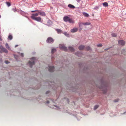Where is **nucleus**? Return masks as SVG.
Returning <instances> with one entry per match:
<instances>
[{"mask_svg":"<svg viewBox=\"0 0 126 126\" xmlns=\"http://www.w3.org/2000/svg\"><path fill=\"white\" fill-rule=\"evenodd\" d=\"M2 41V39H1V38H0V41Z\"/></svg>","mask_w":126,"mask_h":126,"instance_id":"37","label":"nucleus"},{"mask_svg":"<svg viewBox=\"0 0 126 126\" xmlns=\"http://www.w3.org/2000/svg\"><path fill=\"white\" fill-rule=\"evenodd\" d=\"M31 60H32V61H29V63H28V64H29V65H30V66L31 68H32V66L34 64V63H35V58H32Z\"/></svg>","mask_w":126,"mask_h":126,"instance_id":"3","label":"nucleus"},{"mask_svg":"<svg viewBox=\"0 0 126 126\" xmlns=\"http://www.w3.org/2000/svg\"><path fill=\"white\" fill-rule=\"evenodd\" d=\"M126 113V112H124V113Z\"/></svg>","mask_w":126,"mask_h":126,"instance_id":"39","label":"nucleus"},{"mask_svg":"<svg viewBox=\"0 0 126 126\" xmlns=\"http://www.w3.org/2000/svg\"><path fill=\"white\" fill-rule=\"evenodd\" d=\"M54 70V67L53 66H49V71L50 72H52Z\"/></svg>","mask_w":126,"mask_h":126,"instance_id":"8","label":"nucleus"},{"mask_svg":"<svg viewBox=\"0 0 126 126\" xmlns=\"http://www.w3.org/2000/svg\"><path fill=\"white\" fill-rule=\"evenodd\" d=\"M49 103V101H46V103H47V104Z\"/></svg>","mask_w":126,"mask_h":126,"instance_id":"32","label":"nucleus"},{"mask_svg":"<svg viewBox=\"0 0 126 126\" xmlns=\"http://www.w3.org/2000/svg\"><path fill=\"white\" fill-rule=\"evenodd\" d=\"M5 46H6V48L8 49V50H11V48L8 45V44L7 43H6V45H5Z\"/></svg>","mask_w":126,"mask_h":126,"instance_id":"16","label":"nucleus"},{"mask_svg":"<svg viewBox=\"0 0 126 126\" xmlns=\"http://www.w3.org/2000/svg\"><path fill=\"white\" fill-rule=\"evenodd\" d=\"M82 14H83V16L85 17H88L89 16L88 14L86 13L83 12L82 13Z\"/></svg>","mask_w":126,"mask_h":126,"instance_id":"13","label":"nucleus"},{"mask_svg":"<svg viewBox=\"0 0 126 126\" xmlns=\"http://www.w3.org/2000/svg\"><path fill=\"white\" fill-rule=\"evenodd\" d=\"M92 16H94V15H93H93H92Z\"/></svg>","mask_w":126,"mask_h":126,"instance_id":"40","label":"nucleus"},{"mask_svg":"<svg viewBox=\"0 0 126 126\" xmlns=\"http://www.w3.org/2000/svg\"><path fill=\"white\" fill-rule=\"evenodd\" d=\"M55 51V49H52L51 50V53H53Z\"/></svg>","mask_w":126,"mask_h":126,"instance_id":"25","label":"nucleus"},{"mask_svg":"<svg viewBox=\"0 0 126 126\" xmlns=\"http://www.w3.org/2000/svg\"><path fill=\"white\" fill-rule=\"evenodd\" d=\"M49 93V91H48L46 92V94H47L48 93Z\"/></svg>","mask_w":126,"mask_h":126,"instance_id":"30","label":"nucleus"},{"mask_svg":"<svg viewBox=\"0 0 126 126\" xmlns=\"http://www.w3.org/2000/svg\"><path fill=\"white\" fill-rule=\"evenodd\" d=\"M94 8H98V7H94Z\"/></svg>","mask_w":126,"mask_h":126,"instance_id":"38","label":"nucleus"},{"mask_svg":"<svg viewBox=\"0 0 126 126\" xmlns=\"http://www.w3.org/2000/svg\"><path fill=\"white\" fill-rule=\"evenodd\" d=\"M63 20H64V21L65 22H68V20H73L70 18L69 17L67 16H65L63 18Z\"/></svg>","mask_w":126,"mask_h":126,"instance_id":"7","label":"nucleus"},{"mask_svg":"<svg viewBox=\"0 0 126 126\" xmlns=\"http://www.w3.org/2000/svg\"><path fill=\"white\" fill-rule=\"evenodd\" d=\"M117 101H118L117 99V100H114V102H116Z\"/></svg>","mask_w":126,"mask_h":126,"instance_id":"31","label":"nucleus"},{"mask_svg":"<svg viewBox=\"0 0 126 126\" xmlns=\"http://www.w3.org/2000/svg\"><path fill=\"white\" fill-rule=\"evenodd\" d=\"M103 5L105 7H107L108 6V3L107 2H105L103 3Z\"/></svg>","mask_w":126,"mask_h":126,"instance_id":"15","label":"nucleus"},{"mask_svg":"<svg viewBox=\"0 0 126 126\" xmlns=\"http://www.w3.org/2000/svg\"><path fill=\"white\" fill-rule=\"evenodd\" d=\"M21 56H22V57H23V56H24V55L22 53H21Z\"/></svg>","mask_w":126,"mask_h":126,"instance_id":"29","label":"nucleus"},{"mask_svg":"<svg viewBox=\"0 0 126 126\" xmlns=\"http://www.w3.org/2000/svg\"><path fill=\"white\" fill-rule=\"evenodd\" d=\"M5 63H6V64H8L9 63V62H8V61H5Z\"/></svg>","mask_w":126,"mask_h":126,"instance_id":"27","label":"nucleus"},{"mask_svg":"<svg viewBox=\"0 0 126 126\" xmlns=\"http://www.w3.org/2000/svg\"><path fill=\"white\" fill-rule=\"evenodd\" d=\"M38 16V13L36 14H32V16H31V18L32 19L37 21L38 22H40L41 19L40 17H36Z\"/></svg>","mask_w":126,"mask_h":126,"instance_id":"1","label":"nucleus"},{"mask_svg":"<svg viewBox=\"0 0 126 126\" xmlns=\"http://www.w3.org/2000/svg\"><path fill=\"white\" fill-rule=\"evenodd\" d=\"M124 49H123L122 51V54H124Z\"/></svg>","mask_w":126,"mask_h":126,"instance_id":"28","label":"nucleus"},{"mask_svg":"<svg viewBox=\"0 0 126 126\" xmlns=\"http://www.w3.org/2000/svg\"><path fill=\"white\" fill-rule=\"evenodd\" d=\"M84 48V46L83 45H81L79 47V50H83V48Z\"/></svg>","mask_w":126,"mask_h":126,"instance_id":"12","label":"nucleus"},{"mask_svg":"<svg viewBox=\"0 0 126 126\" xmlns=\"http://www.w3.org/2000/svg\"><path fill=\"white\" fill-rule=\"evenodd\" d=\"M54 40L51 37H49L47 38L46 40V42L47 43H52L54 42Z\"/></svg>","mask_w":126,"mask_h":126,"instance_id":"4","label":"nucleus"},{"mask_svg":"<svg viewBox=\"0 0 126 126\" xmlns=\"http://www.w3.org/2000/svg\"><path fill=\"white\" fill-rule=\"evenodd\" d=\"M12 39V35H10L8 36V39H9L10 40H11Z\"/></svg>","mask_w":126,"mask_h":126,"instance_id":"18","label":"nucleus"},{"mask_svg":"<svg viewBox=\"0 0 126 126\" xmlns=\"http://www.w3.org/2000/svg\"><path fill=\"white\" fill-rule=\"evenodd\" d=\"M68 49H69V50L71 52H73L74 50L73 48L72 47H68Z\"/></svg>","mask_w":126,"mask_h":126,"instance_id":"14","label":"nucleus"},{"mask_svg":"<svg viewBox=\"0 0 126 126\" xmlns=\"http://www.w3.org/2000/svg\"><path fill=\"white\" fill-rule=\"evenodd\" d=\"M111 35V36H112V37H115L117 36V35L114 33H112Z\"/></svg>","mask_w":126,"mask_h":126,"instance_id":"19","label":"nucleus"},{"mask_svg":"<svg viewBox=\"0 0 126 126\" xmlns=\"http://www.w3.org/2000/svg\"><path fill=\"white\" fill-rule=\"evenodd\" d=\"M17 46H18V45H16V46H15V47H17Z\"/></svg>","mask_w":126,"mask_h":126,"instance_id":"35","label":"nucleus"},{"mask_svg":"<svg viewBox=\"0 0 126 126\" xmlns=\"http://www.w3.org/2000/svg\"><path fill=\"white\" fill-rule=\"evenodd\" d=\"M60 49L64 50V51H67V47L64 46V45L62 44L60 45Z\"/></svg>","mask_w":126,"mask_h":126,"instance_id":"6","label":"nucleus"},{"mask_svg":"<svg viewBox=\"0 0 126 126\" xmlns=\"http://www.w3.org/2000/svg\"><path fill=\"white\" fill-rule=\"evenodd\" d=\"M56 31L59 33H60L61 32V31H62L60 29H56Z\"/></svg>","mask_w":126,"mask_h":126,"instance_id":"23","label":"nucleus"},{"mask_svg":"<svg viewBox=\"0 0 126 126\" xmlns=\"http://www.w3.org/2000/svg\"><path fill=\"white\" fill-rule=\"evenodd\" d=\"M6 3L8 7H9L11 5V3L10 2H6Z\"/></svg>","mask_w":126,"mask_h":126,"instance_id":"20","label":"nucleus"},{"mask_svg":"<svg viewBox=\"0 0 126 126\" xmlns=\"http://www.w3.org/2000/svg\"><path fill=\"white\" fill-rule=\"evenodd\" d=\"M98 107V105H96L94 106V110H95L97 109Z\"/></svg>","mask_w":126,"mask_h":126,"instance_id":"22","label":"nucleus"},{"mask_svg":"<svg viewBox=\"0 0 126 126\" xmlns=\"http://www.w3.org/2000/svg\"><path fill=\"white\" fill-rule=\"evenodd\" d=\"M0 17H1V16H0Z\"/></svg>","mask_w":126,"mask_h":126,"instance_id":"41","label":"nucleus"},{"mask_svg":"<svg viewBox=\"0 0 126 126\" xmlns=\"http://www.w3.org/2000/svg\"><path fill=\"white\" fill-rule=\"evenodd\" d=\"M40 14V15L41 16H45V13L42 11H38V13L35 14Z\"/></svg>","mask_w":126,"mask_h":126,"instance_id":"9","label":"nucleus"},{"mask_svg":"<svg viewBox=\"0 0 126 126\" xmlns=\"http://www.w3.org/2000/svg\"><path fill=\"white\" fill-rule=\"evenodd\" d=\"M15 9H13V11H14L15 12Z\"/></svg>","mask_w":126,"mask_h":126,"instance_id":"34","label":"nucleus"},{"mask_svg":"<svg viewBox=\"0 0 126 126\" xmlns=\"http://www.w3.org/2000/svg\"><path fill=\"white\" fill-rule=\"evenodd\" d=\"M97 46L99 47H102V45L101 44L97 45Z\"/></svg>","mask_w":126,"mask_h":126,"instance_id":"26","label":"nucleus"},{"mask_svg":"<svg viewBox=\"0 0 126 126\" xmlns=\"http://www.w3.org/2000/svg\"><path fill=\"white\" fill-rule=\"evenodd\" d=\"M91 23L90 22H81L79 23V27L80 28L79 30L80 31L82 30V25H83L84 26H87L90 25Z\"/></svg>","mask_w":126,"mask_h":126,"instance_id":"2","label":"nucleus"},{"mask_svg":"<svg viewBox=\"0 0 126 126\" xmlns=\"http://www.w3.org/2000/svg\"><path fill=\"white\" fill-rule=\"evenodd\" d=\"M68 6L69 8H75V7L74 5L71 4H69Z\"/></svg>","mask_w":126,"mask_h":126,"instance_id":"17","label":"nucleus"},{"mask_svg":"<svg viewBox=\"0 0 126 126\" xmlns=\"http://www.w3.org/2000/svg\"><path fill=\"white\" fill-rule=\"evenodd\" d=\"M86 50H87V51H88L90 49H91V48L89 46H88L87 47H86Z\"/></svg>","mask_w":126,"mask_h":126,"instance_id":"24","label":"nucleus"},{"mask_svg":"<svg viewBox=\"0 0 126 126\" xmlns=\"http://www.w3.org/2000/svg\"><path fill=\"white\" fill-rule=\"evenodd\" d=\"M35 11H37L36 10H35V11H31V12H35Z\"/></svg>","mask_w":126,"mask_h":126,"instance_id":"33","label":"nucleus"},{"mask_svg":"<svg viewBox=\"0 0 126 126\" xmlns=\"http://www.w3.org/2000/svg\"><path fill=\"white\" fill-rule=\"evenodd\" d=\"M118 44H119L121 45L122 46H123L125 44V42L124 41L122 40H119L118 41Z\"/></svg>","mask_w":126,"mask_h":126,"instance_id":"10","label":"nucleus"},{"mask_svg":"<svg viewBox=\"0 0 126 126\" xmlns=\"http://www.w3.org/2000/svg\"><path fill=\"white\" fill-rule=\"evenodd\" d=\"M68 22H69V23H74V21L73 20H68Z\"/></svg>","mask_w":126,"mask_h":126,"instance_id":"21","label":"nucleus"},{"mask_svg":"<svg viewBox=\"0 0 126 126\" xmlns=\"http://www.w3.org/2000/svg\"><path fill=\"white\" fill-rule=\"evenodd\" d=\"M78 31V29L76 28L73 29L71 30V32H75Z\"/></svg>","mask_w":126,"mask_h":126,"instance_id":"11","label":"nucleus"},{"mask_svg":"<svg viewBox=\"0 0 126 126\" xmlns=\"http://www.w3.org/2000/svg\"><path fill=\"white\" fill-rule=\"evenodd\" d=\"M108 50V49H105V50Z\"/></svg>","mask_w":126,"mask_h":126,"instance_id":"36","label":"nucleus"},{"mask_svg":"<svg viewBox=\"0 0 126 126\" xmlns=\"http://www.w3.org/2000/svg\"><path fill=\"white\" fill-rule=\"evenodd\" d=\"M0 49H1V50H0V53H2V51L6 53H7L8 52L7 50L5 48L3 47L2 46H0Z\"/></svg>","mask_w":126,"mask_h":126,"instance_id":"5","label":"nucleus"}]
</instances>
